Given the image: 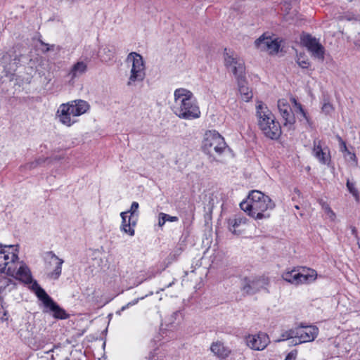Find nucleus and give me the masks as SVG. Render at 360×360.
I'll use <instances>...</instances> for the list:
<instances>
[{
	"mask_svg": "<svg viewBox=\"0 0 360 360\" xmlns=\"http://www.w3.org/2000/svg\"><path fill=\"white\" fill-rule=\"evenodd\" d=\"M23 57V54L20 52L18 53L15 50L9 51L3 55L0 59V65L3 68V72L5 73L6 77H10L11 79H13L18 65Z\"/></svg>",
	"mask_w": 360,
	"mask_h": 360,
	"instance_id": "nucleus-8",
	"label": "nucleus"
},
{
	"mask_svg": "<svg viewBox=\"0 0 360 360\" xmlns=\"http://www.w3.org/2000/svg\"><path fill=\"white\" fill-rule=\"evenodd\" d=\"M255 46L261 51H268L270 54L277 53L280 48L278 39L266 34H263L255 40Z\"/></svg>",
	"mask_w": 360,
	"mask_h": 360,
	"instance_id": "nucleus-13",
	"label": "nucleus"
},
{
	"mask_svg": "<svg viewBox=\"0 0 360 360\" xmlns=\"http://www.w3.org/2000/svg\"><path fill=\"white\" fill-rule=\"evenodd\" d=\"M295 359V356L293 354V353H290L288 354V355L286 356V358L285 359V360H293Z\"/></svg>",
	"mask_w": 360,
	"mask_h": 360,
	"instance_id": "nucleus-46",
	"label": "nucleus"
},
{
	"mask_svg": "<svg viewBox=\"0 0 360 360\" xmlns=\"http://www.w3.org/2000/svg\"><path fill=\"white\" fill-rule=\"evenodd\" d=\"M146 278H143V279H141L140 281H139V282L137 283V284H136V285H139V284H141V283L144 280H146Z\"/></svg>",
	"mask_w": 360,
	"mask_h": 360,
	"instance_id": "nucleus-52",
	"label": "nucleus"
},
{
	"mask_svg": "<svg viewBox=\"0 0 360 360\" xmlns=\"http://www.w3.org/2000/svg\"><path fill=\"white\" fill-rule=\"evenodd\" d=\"M248 219L241 214H236L228 219L229 230L235 235H240L244 231V226Z\"/></svg>",
	"mask_w": 360,
	"mask_h": 360,
	"instance_id": "nucleus-18",
	"label": "nucleus"
},
{
	"mask_svg": "<svg viewBox=\"0 0 360 360\" xmlns=\"http://www.w3.org/2000/svg\"><path fill=\"white\" fill-rule=\"evenodd\" d=\"M167 214L160 212L158 216V225L162 227L166 222Z\"/></svg>",
	"mask_w": 360,
	"mask_h": 360,
	"instance_id": "nucleus-37",
	"label": "nucleus"
},
{
	"mask_svg": "<svg viewBox=\"0 0 360 360\" xmlns=\"http://www.w3.org/2000/svg\"><path fill=\"white\" fill-rule=\"evenodd\" d=\"M291 101L294 103L295 107H297L299 104H300V103H297V101H296V99L295 98H292Z\"/></svg>",
	"mask_w": 360,
	"mask_h": 360,
	"instance_id": "nucleus-49",
	"label": "nucleus"
},
{
	"mask_svg": "<svg viewBox=\"0 0 360 360\" xmlns=\"http://www.w3.org/2000/svg\"><path fill=\"white\" fill-rule=\"evenodd\" d=\"M278 108L281 117L285 121L284 124L292 125L295 122V117L290 105L286 100L281 99L278 101Z\"/></svg>",
	"mask_w": 360,
	"mask_h": 360,
	"instance_id": "nucleus-17",
	"label": "nucleus"
},
{
	"mask_svg": "<svg viewBox=\"0 0 360 360\" xmlns=\"http://www.w3.org/2000/svg\"><path fill=\"white\" fill-rule=\"evenodd\" d=\"M30 283L32 290L35 292L37 297L44 302V300H46L49 297V295L46 292V291L38 284L37 281L31 280V281L28 282Z\"/></svg>",
	"mask_w": 360,
	"mask_h": 360,
	"instance_id": "nucleus-28",
	"label": "nucleus"
},
{
	"mask_svg": "<svg viewBox=\"0 0 360 360\" xmlns=\"http://www.w3.org/2000/svg\"><path fill=\"white\" fill-rule=\"evenodd\" d=\"M11 277L21 280L26 283H28V282L31 281L32 280V276L30 269L27 266L22 264L20 266H18L16 272H15V275Z\"/></svg>",
	"mask_w": 360,
	"mask_h": 360,
	"instance_id": "nucleus-26",
	"label": "nucleus"
},
{
	"mask_svg": "<svg viewBox=\"0 0 360 360\" xmlns=\"http://www.w3.org/2000/svg\"><path fill=\"white\" fill-rule=\"evenodd\" d=\"M46 269L48 272V277L53 280H57L62 271V265L64 262L63 259L59 258L52 251L46 252Z\"/></svg>",
	"mask_w": 360,
	"mask_h": 360,
	"instance_id": "nucleus-11",
	"label": "nucleus"
},
{
	"mask_svg": "<svg viewBox=\"0 0 360 360\" xmlns=\"http://www.w3.org/2000/svg\"><path fill=\"white\" fill-rule=\"evenodd\" d=\"M45 158H38L35 161L37 162V165H39L45 162Z\"/></svg>",
	"mask_w": 360,
	"mask_h": 360,
	"instance_id": "nucleus-48",
	"label": "nucleus"
},
{
	"mask_svg": "<svg viewBox=\"0 0 360 360\" xmlns=\"http://www.w3.org/2000/svg\"><path fill=\"white\" fill-rule=\"evenodd\" d=\"M227 146L224 138L216 131H207L205 134L203 148L210 155L222 154Z\"/></svg>",
	"mask_w": 360,
	"mask_h": 360,
	"instance_id": "nucleus-7",
	"label": "nucleus"
},
{
	"mask_svg": "<svg viewBox=\"0 0 360 360\" xmlns=\"http://www.w3.org/2000/svg\"><path fill=\"white\" fill-rule=\"evenodd\" d=\"M297 112H300L302 116L303 117V118H304L307 122L309 121L308 120V117L307 115V113L306 112L304 111V110L302 108V106L301 104H299L297 106Z\"/></svg>",
	"mask_w": 360,
	"mask_h": 360,
	"instance_id": "nucleus-40",
	"label": "nucleus"
},
{
	"mask_svg": "<svg viewBox=\"0 0 360 360\" xmlns=\"http://www.w3.org/2000/svg\"><path fill=\"white\" fill-rule=\"evenodd\" d=\"M129 307V303H127L126 305L123 306V307L121 308L120 311H124V310H125L126 309H127Z\"/></svg>",
	"mask_w": 360,
	"mask_h": 360,
	"instance_id": "nucleus-51",
	"label": "nucleus"
},
{
	"mask_svg": "<svg viewBox=\"0 0 360 360\" xmlns=\"http://www.w3.org/2000/svg\"><path fill=\"white\" fill-rule=\"evenodd\" d=\"M289 339H291V338L290 337V334L288 333V330H285L283 333H282L281 338L278 339L277 340V342H281V341H283V340H289Z\"/></svg>",
	"mask_w": 360,
	"mask_h": 360,
	"instance_id": "nucleus-41",
	"label": "nucleus"
},
{
	"mask_svg": "<svg viewBox=\"0 0 360 360\" xmlns=\"http://www.w3.org/2000/svg\"><path fill=\"white\" fill-rule=\"evenodd\" d=\"M339 140L340 143V150L345 154L347 150H349L347 148L346 143L340 137H339Z\"/></svg>",
	"mask_w": 360,
	"mask_h": 360,
	"instance_id": "nucleus-42",
	"label": "nucleus"
},
{
	"mask_svg": "<svg viewBox=\"0 0 360 360\" xmlns=\"http://www.w3.org/2000/svg\"><path fill=\"white\" fill-rule=\"evenodd\" d=\"M344 157L347 161L352 162L354 166L357 165V158L354 153L347 150L345 154H344Z\"/></svg>",
	"mask_w": 360,
	"mask_h": 360,
	"instance_id": "nucleus-33",
	"label": "nucleus"
},
{
	"mask_svg": "<svg viewBox=\"0 0 360 360\" xmlns=\"http://www.w3.org/2000/svg\"><path fill=\"white\" fill-rule=\"evenodd\" d=\"M297 112H300L302 116L303 117V118H304L307 122L309 121L308 120V117L307 115V113L306 112L304 111V110L302 108V106L301 104H299L297 106Z\"/></svg>",
	"mask_w": 360,
	"mask_h": 360,
	"instance_id": "nucleus-39",
	"label": "nucleus"
},
{
	"mask_svg": "<svg viewBox=\"0 0 360 360\" xmlns=\"http://www.w3.org/2000/svg\"><path fill=\"white\" fill-rule=\"evenodd\" d=\"M347 187L350 193H352L356 199L359 198V192L355 188V183L350 181L349 179L347 181Z\"/></svg>",
	"mask_w": 360,
	"mask_h": 360,
	"instance_id": "nucleus-31",
	"label": "nucleus"
},
{
	"mask_svg": "<svg viewBox=\"0 0 360 360\" xmlns=\"http://www.w3.org/2000/svg\"><path fill=\"white\" fill-rule=\"evenodd\" d=\"M129 212H122L120 215L122 217L121 230L124 233L132 236L134 235V226H136V221L132 220V217L128 216Z\"/></svg>",
	"mask_w": 360,
	"mask_h": 360,
	"instance_id": "nucleus-21",
	"label": "nucleus"
},
{
	"mask_svg": "<svg viewBox=\"0 0 360 360\" xmlns=\"http://www.w3.org/2000/svg\"><path fill=\"white\" fill-rule=\"evenodd\" d=\"M89 108L87 102L83 100H77L68 103L61 104L57 111L59 120L66 126H71L75 120L72 117H77L85 113Z\"/></svg>",
	"mask_w": 360,
	"mask_h": 360,
	"instance_id": "nucleus-5",
	"label": "nucleus"
},
{
	"mask_svg": "<svg viewBox=\"0 0 360 360\" xmlns=\"http://www.w3.org/2000/svg\"><path fill=\"white\" fill-rule=\"evenodd\" d=\"M291 338L290 344L293 345L295 339H299V326L288 330Z\"/></svg>",
	"mask_w": 360,
	"mask_h": 360,
	"instance_id": "nucleus-34",
	"label": "nucleus"
},
{
	"mask_svg": "<svg viewBox=\"0 0 360 360\" xmlns=\"http://www.w3.org/2000/svg\"><path fill=\"white\" fill-rule=\"evenodd\" d=\"M297 63L302 68H307L309 65V62L308 59L305 58L304 56L300 55L297 56Z\"/></svg>",
	"mask_w": 360,
	"mask_h": 360,
	"instance_id": "nucleus-32",
	"label": "nucleus"
},
{
	"mask_svg": "<svg viewBox=\"0 0 360 360\" xmlns=\"http://www.w3.org/2000/svg\"><path fill=\"white\" fill-rule=\"evenodd\" d=\"M174 112L179 118L193 120L200 117V111L193 94L186 89L174 91Z\"/></svg>",
	"mask_w": 360,
	"mask_h": 360,
	"instance_id": "nucleus-2",
	"label": "nucleus"
},
{
	"mask_svg": "<svg viewBox=\"0 0 360 360\" xmlns=\"http://www.w3.org/2000/svg\"><path fill=\"white\" fill-rule=\"evenodd\" d=\"M282 278L284 281L294 285L302 284L301 279L299 276V270L293 269L291 271H288L282 274Z\"/></svg>",
	"mask_w": 360,
	"mask_h": 360,
	"instance_id": "nucleus-27",
	"label": "nucleus"
},
{
	"mask_svg": "<svg viewBox=\"0 0 360 360\" xmlns=\"http://www.w3.org/2000/svg\"><path fill=\"white\" fill-rule=\"evenodd\" d=\"M303 45L311 53V56L321 61L324 60L325 48L319 40L309 34H304L301 37Z\"/></svg>",
	"mask_w": 360,
	"mask_h": 360,
	"instance_id": "nucleus-10",
	"label": "nucleus"
},
{
	"mask_svg": "<svg viewBox=\"0 0 360 360\" xmlns=\"http://www.w3.org/2000/svg\"><path fill=\"white\" fill-rule=\"evenodd\" d=\"M127 61L132 63L127 86L143 81L146 77V68L143 57L136 52H131L127 56Z\"/></svg>",
	"mask_w": 360,
	"mask_h": 360,
	"instance_id": "nucleus-6",
	"label": "nucleus"
},
{
	"mask_svg": "<svg viewBox=\"0 0 360 360\" xmlns=\"http://www.w3.org/2000/svg\"><path fill=\"white\" fill-rule=\"evenodd\" d=\"M68 360H69V359H68Z\"/></svg>",
	"mask_w": 360,
	"mask_h": 360,
	"instance_id": "nucleus-53",
	"label": "nucleus"
},
{
	"mask_svg": "<svg viewBox=\"0 0 360 360\" xmlns=\"http://www.w3.org/2000/svg\"><path fill=\"white\" fill-rule=\"evenodd\" d=\"M13 278H8L4 276H0V290H6V288L11 284L15 285Z\"/></svg>",
	"mask_w": 360,
	"mask_h": 360,
	"instance_id": "nucleus-29",
	"label": "nucleus"
},
{
	"mask_svg": "<svg viewBox=\"0 0 360 360\" xmlns=\"http://www.w3.org/2000/svg\"><path fill=\"white\" fill-rule=\"evenodd\" d=\"M269 283V279L264 276L253 279L245 278L243 281L242 290L247 295H253L262 289H266Z\"/></svg>",
	"mask_w": 360,
	"mask_h": 360,
	"instance_id": "nucleus-12",
	"label": "nucleus"
},
{
	"mask_svg": "<svg viewBox=\"0 0 360 360\" xmlns=\"http://www.w3.org/2000/svg\"><path fill=\"white\" fill-rule=\"evenodd\" d=\"M171 221V222L177 221H178V217H174V216H169V214H167L166 221Z\"/></svg>",
	"mask_w": 360,
	"mask_h": 360,
	"instance_id": "nucleus-45",
	"label": "nucleus"
},
{
	"mask_svg": "<svg viewBox=\"0 0 360 360\" xmlns=\"http://www.w3.org/2000/svg\"><path fill=\"white\" fill-rule=\"evenodd\" d=\"M238 91L243 96V99L249 101L252 98V93L247 86L245 75L236 78Z\"/></svg>",
	"mask_w": 360,
	"mask_h": 360,
	"instance_id": "nucleus-25",
	"label": "nucleus"
},
{
	"mask_svg": "<svg viewBox=\"0 0 360 360\" xmlns=\"http://www.w3.org/2000/svg\"><path fill=\"white\" fill-rule=\"evenodd\" d=\"M139 299H136V300H133L132 302H129V306L136 304L139 302Z\"/></svg>",
	"mask_w": 360,
	"mask_h": 360,
	"instance_id": "nucleus-50",
	"label": "nucleus"
},
{
	"mask_svg": "<svg viewBox=\"0 0 360 360\" xmlns=\"http://www.w3.org/2000/svg\"><path fill=\"white\" fill-rule=\"evenodd\" d=\"M319 202L321 206L322 209L329 215V217L331 219H334L335 214L330 207L329 205L322 199L319 200Z\"/></svg>",
	"mask_w": 360,
	"mask_h": 360,
	"instance_id": "nucleus-30",
	"label": "nucleus"
},
{
	"mask_svg": "<svg viewBox=\"0 0 360 360\" xmlns=\"http://www.w3.org/2000/svg\"><path fill=\"white\" fill-rule=\"evenodd\" d=\"M257 124L263 134L272 140L278 139L281 134V127L268 107L262 101L256 105Z\"/></svg>",
	"mask_w": 360,
	"mask_h": 360,
	"instance_id": "nucleus-3",
	"label": "nucleus"
},
{
	"mask_svg": "<svg viewBox=\"0 0 360 360\" xmlns=\"http://www.w3.org/2000/svg\"><path fill=\"white\" fill-rule=\"evenodd\" d=\"M139 203L137 202H133L131 205V208L130 210L128 211L129 213L131 214V217H134V214L136 212V211L138 210L139 209Z\"/></svg>",
	"mask_w": 360,
	"mask_h": 360,
	"instance_id": "nucleus-36",
	"label": "nucleus"
},
{
	"mask_svg": "<svg viewBox=\"0 0 360 360\" xmlns=\"http://www.w3.org/2000/svg\"><path fill=\"white\" fill-rule=\"evenodd\" d=\"M299 339H295L293 345L313 341L318 335L319 329L315 326H299Z\"/></svg>",
	"mask_w": 360,
	"mask_h": 360,
	"instance_id": "nucleus-16",
	"label": "nucleus"
},
{
	"mask_svg": "<svg viewBox=\"0 0 360 360\" xmlns=\"http://www.w3.org/2000/svg\"><path fill=\"white\" fill-rule=\"evenodd\" d=\"M313 154L321 164H328L330 160L329 153L326 152V149L322 148L319 140H314V141Z\"/></svg>",
	"mask_w": 360,
	"mask_h": 360,
	"instance_id": "nucleus-20",
	"label": "nucleus"
},
{
	"mask_svg": "<svg viewBox=\"0 0 360 360\" xmlns=\"http://www.w3.org/2000/svg\"><path fill=\"white\" fill-rule=\"evenodd\" d=\"M297 270H299V276L302 284L311 283L317 278L316 271L312 269L302 266L297 269Z\"/></svg>",
	"mask_w": 360,
	"mask_h": 360,
	"instance_id": "nucleus-23",
	"label": "nucleus"
},
{
	"mask_svg": "<svg viewBox=\"0 0 360 360\" xmlns=\"http://www.w3.org/2000/svg\"><path fill=\"white\" fill-rule=\"evenodd\" d=\"M181 316L180 311H174L170 316L167 325H172Z\"/></svg>",
	"mask_w": 360,
	"mask_h": 360,
	"instance_id": "nucleus-35",
	"label": "nucleus"
},
{
	"mask_svg": "<svg viewBox=\"0 0 360 360\" xmlns=\"http://www.w3.org/2000/svg\"><path fill=\"white\" fill-rule=\"evenodd\" d=\"M95 50H90V47H86L82 56V60L75 63L71 68L68 76L70 80L84 74L88 70V64L91 62V58L95 55Z\"/></svg>",
	"mask_w": 360,
	"mask_h": 360,
	"instance_id": "nucleus-9",
	"label": "nucleus"
},
{
	"mask_svg": "<svg viewBox=\"0 0 360 360\" xmlns=\"http://www.w3.org/2000/svg\"><path fill=\"white\" fill-rule=\"evenodd\" d=\"M245 341L248 347L258 351L264 349L270 342L269 336L264 333L249 335L245 338Z\"/></svg>",
	"mask_w": 360,
	"mask_h": 360,
	"instance_id": "nucleus-15",
	"label": "nucleus"
},
{
	"mask_svg": "<svg viewBox=\"0 0 360 360\" xmlns=\"http://www.w3.org/2000/svg\"><path fill=\"white\" fill-rule=\"evenodd\" d=\"M352 234L356 238H358L357 230L354 226L352 227Z\"/></svg>",
	"mask_w": 360,
	"mask_h": 360,
	"instance_id": "nucleus-47",
	"label": "nucleus"
},
{
	"mask_svg": "<svg viewBox=\"0 0 360 360\" xmlns=\"http://www.w3.org/2000/svg\"><path fill=\"white\" fill-rule=\"evenodd\" d=\"M240 207L249 216L257 220L269 218V211L274 210L275 203L268 195L254 190L249 193L245 200L240 203Z\"/></svg>",
	"mask_w": 360,
	"mask_h": 360,
	"instance_id": "nucleus-1",
	"label": "nucleus"
},
{
	"mask_svg": "<svg viewBox=\"0 0 360 360\" xmlns=\"http://www.w3.org/2000/svg\"><path fill=\"white\" fill-rule=\"evenodd\" d=\"M333 105L328 103H324L322 107V110L326 114L330 113L333 111Z\"/></svg>",
	"mask_w": 360,
	"mask_h": 360,
	"instance_id": "nucleus-38",
	"label": "nucleus"
},
{
	"mask_svg": "<svg viewBox=\"0 0 360 360\" xmlns=\"http://www.w3.org/2000/svg\"><path fill=\"white\" fill-rule=\"evenodd\" d=\"M43 304L44 307L49 309V311L53 314L54 318L58 319H65L68 318V314L66 313V311L62 309L56 302H55L50 296L46 298V300H44Z\"/></svg>",
	"mask_w": 360,
	"mask_h": 360,
	"instance_id": "nucleus-19",
	"label": "nucleus"
},
{
	"mask_svg": "<svg viewBox=\"0 0 360 360\" xmlns=\"http://www.w3.org/2000/svg\"><path fill=\"white\" fill-rule=\"evenodd\" d=\"M148 360H163V358L158 356L155 352H151L148 356Z\"/></svg>",
	"mask_w": 360,
	"mask_h": 360,
	"instance_id": "nucleus-44",
	"label": "nucleus"
},
{
	"mask_svg": "<svg viewBox=\"0 0 360 360\" xmlns=\"http://www.w3.org/2000/svg\"><path fill=\"white\" fill-rule=\"evenodd\" d=\"M37 166H38L37 162H36L34 160L33 162H29V163L26 164L24 167H25V169H32L34 168H36Z\"/></svg>",
	"mask_w": 360,
	"mask_h": 360,
	"instance_id": "nucleus-43",
	"label": "nucleus"
},
{
	"mask_svg": "<svg viewBox=\"0 0 360 360\" xmlns=\"http://www.w3.org/2000/svg\"><path fill=\"white\" fill-rule=\"evenodd\" d=\"M19 245L0 243V273L13 276L19 264Z\"/></svg>",
	"mask_w": 360,
	"mask_h": 360,
	"instance_id": "nucleus-4",
	"label": "nucleus"
},
{
	"mask_svg": "<svg viewBox=\"0 0 360 360\" xmlns=\"http://www.w3.org/2000/svg\"><path fill=\"white\" fill-rule=\"evenodd\" d=\"M224 64L228 69L231 70L236 78L245 75L244 61L237 56L226 53Z\"/></svg>",
	"mask_w": 360,
	"mask_h": 360,
	"instance_id": "nucleus-14",
	"label": "nucleus"
},
{
	"mask_svg": "<svg viewBox=\"0 0 360 360\" xmlns=\"http://www.w3.org/2000/svg\"><path fill=\"white\" fill-rule=\"evenodd\" d=\"M210 350L214 355L221 359L226 358L231 352L230 349L225 347L224 343L220 341L212 342L210 346Z\"/></svg>",
	"mask_w": 360,
	"mask_h": 360,
	"instance_id": "nucleus-24",
	"label": "nucleus"
},
{
	"mask_svg": "<svg viewBox=\"0 0 360 360\" xmlns=\"http://www.w3.org/2000/svg\"><path fill=\"white\" fill-rule=\"evenodd\" d=\"M96 55L101 62L106 63L114 58L115 55V49L113 46H102L100 47Z\"/></svg>",
	"mask_w": 360,
	"mask_h": 360,
	"instance_id": "nucleus-22",
	"label": "nucleus"
}]
</instances>
